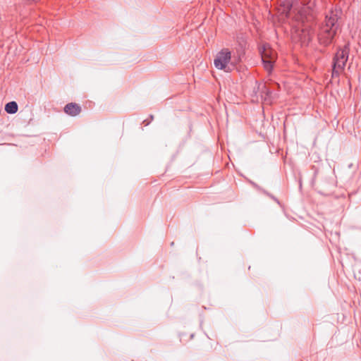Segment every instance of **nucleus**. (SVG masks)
Wrapping results in <instances>:
<instances>
[{
	"instance_id": "obj_1",
	"label": "nucleus",
	"mask_w": 361,
	"mask_h": 361,
	"mask_svg": "<svg viewBox=\"0 0 361 361\" xmlns=\"http://www.w3.org/2000/svg\"><path fill=\"white\" fill-rule=\"evenodd\" d=\"M341 16V10L335 8L326 15L324 24L321 27L319 40L323 44H329L338 30V20Z\"/></svg>"
},
{
	"instance_id": "obj_2",
	"label": "nucleus",
	"mask_w": 361,
	"mask_h": 361,
	"mask_svg": "<svg viewBox=\"0 0 361 361\" xmlns=\"http://www.w3.org/2000/svg\"><path fill=\"white\" fill-rule=\"evenodd\" d=\"M214 64L217 69L229 72L235 67L236 61L232 60L231 53L228 49H223L216 54Z\"/></svg>"
},
{
	"instance_id": "obj_3",
	"label": "nucleus",
	"mask_w": 361,
	"mask_h": 361,
	"mask_svg": "<svg viewBox=\"0 0 361 361\" xmlns=\"http://www.w3.org/2000/svg\"><path fill=\"white\" fill-rule=\"evenodd\" d=\"M348 53L349 48L347 46L337 51L334 59L333 74H339L343 71L348 61Z\"/></svg>"
},
{
	"instance_id": "obj_4",
	"label": "nucleus",
	"mask_w": 361,
	"mask_h": 361,
	"mask_svg": "<svg viewBox=\"0 0 361 361\" xmlns=\"http://www.w3.org/2000/svg\"><path fill=\"white\" fill-rule=\"evenodd\" d=\"M262 60L264 68L267 71H271L274 62L277 58V54L268 44H264L261 51Z\"/></svg>"
},
{
	"instance_id": "obj_5",
	"label": "nucleus",
	"mask_w": 361,
	"mask_h": 361,
	"mask_svg": "<svg viewBox=\"0 0 361 361\" xmlns=\"http://www.w3.org/2000/svg\"><path fill=\"white\" fill-rule=\"evenodd\" d=\"M64 111L71 116H75L80 113L81 108L75 103H69L65 106Z\"/></svg>"
},
{
	"instance_id": "obj_6",
	"label": "nucleus",
	"mask_w": 361,
	"mask_h": 361,
	"mask_svg": "<svg viewBox=\"0 0 361 361\" xmlns=\"http://www.w3.org/2000/svg\"><path fill=\"white\" fill-rule=\"evenodd\" d=\"M310 6H304L298 11V20L304 21L305 19L309 20L308 15L310 14Z\"/></svg>"
},
{
	"instance_id": "obj_7",
	"label": "nucleus",
	"mask_w": 361,
	"mask_h": 361,
	"mask_svg": "<svg viewBox=\"0 0 361 361\" xmlns=\"http://www.w3.org/2000/svg\"><path fill=\"white\" fill-rule=\"evenodd\" d=\"M5 111L8 114H15L18 111V104L16 102H11L6 104Z\"/></svg>"
},
{
	"instance_id": "obj_8",
	"label": "nucleus",
	"mask_w": 361,
	"mask_h": 361,
	"mask_svg": "<svg viewBox=\"0 0 361 361\" xmlns=\"http://www.w3.org/2000/svg\"><path fill=\"white\" fill-rule=\"evenodd\" d=\"M301 32H302L301 35L299 34L300 39L301 41H302L303 42H305L306 41H309L310 40L309 34H307V32L305 31L303 29L302 30Z\"/></svg>"
}]
</instances>
